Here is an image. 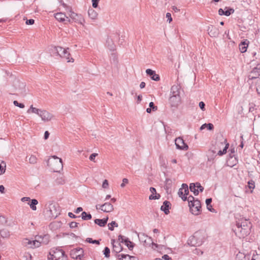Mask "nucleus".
<instances>
[{
	"instance_id": "e433bc0d",
	"label": "nucleus",
	"mask_w": 260,
	"mask_h": 260,
	"mask_svg": "<svg viewBox=\"0 0 260 260\" xmlns=\"http://www.w3.org/2000/svg\"><path fill=\"white\" fill-rule=\"evenodd\" d=\"M255 88L258 94H260V77L255 81Z\"/></svg>"
},
{
	"instance_id": "864d4df0",
	"label": "nucleus",
	"mask_w": 260,
	"mask_h": 260,
	"mask_svg": "<svg viewBox=\"0 0 260 260\" xmlns=\"http://www.w3.org/2000/svg\"><path fill=\"white\" fill-rule=\"evenodd\" d=\"M126 239H128V238H124L123 236L122 235H119L118 236V240L122 243H125V241Z\"/></svg>"
},
{
	"instance_id": "c9c22d12",
	"label": "nucleus",
	"mask_w": 260,
	"mask_h": 260,
	"mask_svg": "<svg viewBox=\"0 0 260 260\" xmlns=\"http://www.w3.org/2000/svg\"><path fill=\"white\" fill-rule=\"evenodd\" d=\"M37 158L35 155H31L29 158H28V161L29 162L30 164H36L37 162Z\"/></svg>"
},
{
	"instance_id": "79ce46f5",
	"label": "nucleus",
	"mask_w": 260,
	"mask_h": 260,
	"mask_svg": "<svg viewBox=\"0 0 260 260\" xmlns=\"http://www.w3.org/2000/svg\"><path fill=\"white\" fill-rule=\"evenodd\" d=\"M86 241L89 243H92V244H100V241L99 240H92V239L90 238H87Z\"/></svg>"
},
{
	"instance_id": "052dcab7",
	"label": "nucleus",
	"mask_w": 260,
	"mask_h": 260,
	"mask_svg": "<svg viewBox=\"0 0 260 260\" xmlns=\"http://www.w3.org/2000/svg\"><path fill=\"white\" fill-rule=\"evenodd\" d=\"M205 104L203 102H200L199 103V107L202 110H204L205 109Z\"/></svg>"
},
{
	"instance_id": "f8f14e48",
	"label": "nucleus",
	"mask_w": 260,
	"mask_h": 260,
	"mask_svg": "<svg viewBox=\"0 0 260 260\" xmlns=\"http://www.w3.org/2000/svg\"><path fill=\"white\" fill-rule=\"evenodd\" d=\"M63 6L65 8H68L69 9V11L70 12L69 16L74 21L76 22H80L81 16L79 15L75 12H74L70 8H69L67 6V5L65 4H62Z\"/></svg>"
},
{
	"instance_id": "1a4fd4ad",
	"label": "nucleus",
	"mask_w": 260,
	"mask_h": 260,
	"mask_svg": "<svg viewBox=\"0 0 260 260\" xmlns=\"http://www.w3.org/2000/svg\"><path fill=\"white\" fill-rule=\"evenodd\" d=\"M70 255L73 258L82 259L84 256V251L81 248H74L70 251Z\"/></svg>"
},
{
	"instance_id": "7c9ffc66",
	"label": "nucleus",
	"mask_w": 260,
	"mask_h": 260,
	"mask_svg": "<svg viewBox=\"0 0 260 260\" xmlns=\"http://www.w3.org/2000/svg\"><path fill=\"white\" fill-rule=\"evenodd\" d=\"M89 16L92 19L96 18L98 14L93 9H89L88 11Z\"/></svg>"
},
{
	"instance_id": "a211bd4d",
	"label": "nucleus",
	"mask_w": 260,
	"mask_h": 260,
	"mask_svg": "<svg viewBox=\"0 0 260 260\" xmlns=\"http://www.w3.org/2000/svg\"><path fill=\"white\" fill-rule=\"evenodd\" d=\"M208 31L211 37H217L219 34L218 28L213 25L208 26Z\"/></svg>"
},
{
	"instance_id": "b1692460",
	"label": "nucleus",
	"mask_w": 260,
	"mask_h": 260,
	"mask_svg": "<svg viewBox=\"0 0 260 260\" xmlns=\"http://www.w3.org/2000/svg\"><path fill=\"white\" fill-rule=\"evenodd\" d=\"M108 220V217H107L106 218L104 219H96L94 220V223L98 225H99L100 226L103 227L105 226V225L107 224V222Z\"/></svg>"
},
{
	"instance_id": "423d86ee",
	"label": "nucleus",
	"mask_w": 260,
	"mask_h": 260,
	"mask_svg": "<svg viewBox=\"0 0 260 260\" xmlns=\"http://www.w3.org/2000/svg\"><path fill=\"white\" fill-rule=\"evenodd\" d=\"M250 67L252 68V69L250 72H249L248 78V82L250 83V81L253 80H256L257 79L260 78L259 76H260V63H257L254 66L252 62L250 63Z\"/></svg>"
},
{
	"instance_id": "0e129e2a",
	"label": "nucleus",
	"mask_w": 260,
	"mask_h": 260,
	"mask_svg": "<svg viewBox=\"0 0 260 260\" xmlns=\"http://www.w3.org/2000/svg\"><path fill=\"white\" fill-rule=\"evenodd\" d=\"M194 253H196V254H198V255H199V254L202 255V254L203 253V251H201L200 249H197V248H196V249L194 250Z\"/></svg>"
},
{
	"instance_id": "69168bd1",
	"label": "nucleus",
	"mask_w": 260,
	"mask_h": 260,
	"mask_svg": "<svg viewBox=\"0 0 260 260\" xmlns=\"http://www.w3.org/2000/svg\"><path fill=\"white\" fill-rule=\"evenodd\" d=\"M229 146V144L228 143H227L225 147H224V148L223 149V150H222V152L223 153V154H225L226 153V150L228 148Z\"/></svg>"
},
{
	"instance_id": "72a5a7b5",
	"label": "nucleus",
	"mask_w": 260,
	"mask_h": 260,
	"mask_svg": "<svg viewBox=\"0 0 260 260\" xmlns=\"http://www.w3.org/2000/svg\"><path fill=\"white\" fill-rule=\"evenodd\" d=\"M125 244L129 250H132L134 247V244L130 241L129 239L125 240Z\"/></svg>"
},
{
	"instance_id": "dca6fc26",
	"label": "nucleus",
	"mask_w": 260,
	"mask_h": 260,
	"mask_svg": "<svg viewBox=\"0 0 260 260\" xmlns=\"http://www.w3.org/2000/svg\"><path fill=\"white\" fill-rule=\"evenodd\" d=\"M100 209L104 212H110L114 210L113 205L110 203H105L100 206Z\"/></svg>"
},
{
	"instance_id": "49530a36",
	"label": "nucleus",
	"mask_w": 260,
	"mask_h": 260,
	"mask_svg": "<svg viewBox=\"0 0 260 260\" xmlns=\"http://www.w3.org/2000/svg\"><path fill=\"white\" fill-rule=\"evenodd\" d=\"M248 187L250 189H253L255 187V183L254 181L253 180H250L248 182Z\"/></svg>"
},
{
	"instance_id": "2f4dec72",
	"label": "nucleus",
	"mask_w": 260,
	"mask_h": 260,
	"mask_svg": "<svg viewBox=\"0 0 260 260\" xmlns=\"http://www.w3.org/2000/svg\"><path fill=\"white\" fill-rule=\"evenodd\" d=\"M1 236L3 238H7L10 236V233L7 229H3L0 231Z\"/></svg>"
},
{
	"instance_id": "ea45409f",
	"label": "nucleus",
	"mask_w": 260,
	"mask_h": 260,
	"mask_svg": "<svg viewBox=\"0 0 260 260\" xmlns=\"http://www.w3.org/2000/svg\"><path fill=\"white\" fill-rule=\"evenodd\" d=\"M110 253V250L108 247H106L103 250V254L106 257H109Z\"/></svg>"
},
{
	"instance_id": "680f3d73",
	"label": "nucleus",
	"mask_w": 260,
	"mask_h": 260,
	"mask_svg": "<svg viewBox=\"0 0 260 260\" xmlns=\"http://www.w3.org/2000/svg\"><path fill=\"white\" fill-rule=\"evenodd\" d=\"M21 201L22 202H27L30 201V198L29 197H23L21 198Z\"/></svg>"
},
{
	"instance_id": "412c9836",
	"label": "nucleus",
	"mask_w": 260,
	"mask_h": 260,
	"mask_svg": "<svg viewBox=\"0 0 260 260\" xmlns=\"http://www.w3.org/2000/svg\"><path fill=\"white\" fill-rule=\"evenodd\" d=\"M27 243L28 245H30V248H36V247H39L41 245V242L40 240L38 238V236H37L36 237L35 240H34L33 241H31L29 240L28 241Z\"/></svg>"
},
{
	"instance_id": "6e6d98bb",
	"label": "nucleus",
	"mask_w": 260,
	"mask_h": 260,
	"mask_svg": "<svg viewBox=\"0 0 260 260\" xmlns=\"http://www.w3.org/2000/svg\"><path fill=\"white\" fill-rule=\"evenodd\" d=\"M166 18H168L167 21H169V23H170L172 21V18L170 13H167L166 14Z\"/></svg>"
},
{
	"instance_id": "5701e85b",
	"label": "nucleus",
	"mask_w": 260,
	"mask_h": 260,
	"mask_svg": "<svg viewBox=\"0 0 260 260\" xmlns=\"http://www.w3.org/2000/svg\"><path fill=\"white\" fill-rule=\"evenodd\" d=\"M115 240H112V243L113 244V251L118 253L120 252L122 250V247L121 244L119 243H117L116 244H114Z\"/></svg>"
},
{
	"instance_id": "4468645a",
	"label": "nucleus",
	"mask_w": 260,
	"mask_h": 260,
	"mask_svg": "<svg viewBox=\"0 0 260 260\" xmlns=\"http://www.w3.org/2000/svg\"><path fill=\"white\" fill-rule=\"evenodd\" d=\"M146 73L152 80L155 81H158L160 80L159 75L156 74L154 71L150 69H148L146 70Z\"/></svg>"
},
{
	"instance_id": "9b49d317",
	"label": "nucleus",
	"mask_w": 260,
	"mask_h": 260,
	"mask_svg": "<svg viewBox=\"0 0 260 260\" xmlns=\"http://www.w3.org/2000/svg\"><path fill=\"white\" fill-rule=\"evenodd\" d=\"M55 18L58 21L63 22L64 24L71 22V19L64 13L61 12L56 13L55 14Z\"/></svg>"
},
{
	"instance_id": "4be33fe9",
	"label": "nucleus",
	"mask_w": 260,
	"mask_h": 260,
	"mask_svg": "<svg viewBox=\"0 0 260 260\" xmlns=\"http://www.w3.org/2000/svg\"><path fill=\"white\" fill-rule=\"evenodd\" d=\"M150 191L152 193L149 197V199L150 200L159 199L160 197L159 194L156 193V189L153 187L150 188Z\"/></svg>"
},
{
	"instance_id": "a18cd8bd",
	"label": "nucleus",
	"mask_w": 260,
	"mask_h": 260,
	"mask_svg": "<svg viewBox=\"0 0 260 260\" xmlns=\"http://www.w3.org/2000/svg\"><path fill=\"white\" fill-rule=\"evenodd\" d=\"M13 104L14 105L16 106V107H18L20 108H24V105L23 104H22V103H19L18 102V101H14L13 102Z\"/></svg>"
},
{
	"instance_id": "c756f323",
	"label": "nucleus",
	"mask_w": 260,
	"mask_h": 260,
	"mask_svg": "<svg viewBox=\"0 0 260 260\" xmlns=\"http://www.w3.org/2000/svg\"><path fill=\"white\" fill-rule=\"evenodd\" d=\"M82 219L84 220H87L91 219L92 218V216L90 213H87V212L84 211L81 214Z\"/></svg>"
},
{
	"instance_id": "f3484780",
	"label": "nucleus",
	"mask_w": 260,
	"mask_h": 260,
	"mask_svg": "<svg viewBox=\"0 0 260 260\" xmlns=\"http://www.w3.org/2000/svg\"><path fill=\"white\" fill-rule=\"evenodd\" d=\"M171 204L169 201H165L163 205L160 207V210L165 213V214H168L170 213L169 210L171 209Z\"/></svg>"
},
{
	"instance_id": "0eeeda50",
	"label": "nucleus",
	"mask_w": 260,
	"mask_h": 260,
	"mask_svg": "<svg viewBox=\"0 0 260 260\" xmlns=\"http://www.w3.org/2000/svg\"><path fill=\"white\" fill-rule=\"evenodd\" d=\"M54 48L56 53L60 57L64 58L68 60V62L71 61L70 60V53L67 51L69 48L66 49L59 46L55 47Z\"/></svg>"
},
{
	"instance_id": "37998d69",
	"label": "nucleus",
	"mask_w": 260,
	"mask_h": 260,
	"mask_svg": "<svg viewBox=\"0 0 260 260\" xmlns=\"http://www.w3.org/2000/svg\"><path fill=\"white\" fill-rule=\"evenodd\" d=\"M196 184V187L197 188V189H198L199 190V192H203L204 190V187L201 186V184L199 182H197Z\"/></svg>"
},
{
	"instance_id": "ddd939ff",
	"label": "nucleus",
	"mask_w": 260,
	"mask_h": 260,
	"mask_svg": "<svg viewBox=\"0 0 260 260\" xmlns=\"http://www.w3.org/2000/svg\"><path fill=\"white\" fill-rule=\"evenodd\" d=\"M40 117L44 122L49 121L54 118V115L48 111L42 110Z\"/></svg>"
},
{
	"instance_id": "c03bdc74",
	"label": "nucleus",
	"mask_w": 260,
	"mask_h": 260,
	"mask_svg": "<svg viewBox=\"0 0 260 260\" xmlns=\"http://www.w3.org/2000/svg\"><path fill=\"white\" fill-rule=\"evenodd\" d=\"M188 202V206L190 205V204L193 203V202L195 201L194 198L192 196H189L188 198L187 197V200Z\"/></svg>"
},
{
	"instance_id": "4c0bfd02",
	"label": "nucleus",
	"mask_w": 260,
	"mask_h": 260,
	"mask_svg": "<svg viewBox=\"0 0 260 260\" xmlns=\"http://www.w3.org/2000/svg\"><path fill=\"white\" fill-rule=\"evenodd\" d=\"M114 226H118V224L115 221H112L111 223L108 224V229L110 231L114 230Z\"/></svg>"
},
{
	"instance_id": "e2e57ef3",
	"label": "nucleus",
	"mask_w": 260,
	"mask_h": 260,
	"mask_svg": "<svg viewBox=\"0 0 260 260\" xmlns=\"http://www.w3.org/2000/svg\"><path fill=\"white\" fill-rule=\"evenodd\" d=\"M211 202H212L211 198H208L206 200V204L207 205V206H208L210 205H211Z\"/></svg>"
},
{
	"instance_id": "3c124183",
	"label": "nucleus",
	"mask_w": 260,
	"mask_h": 260,
	"mask_svg": "<svg viewBox=\"0 0 260 260\" xmlns=\"http://www.w3.org/2000/svg\"><path fill=\"white\" fill-rule=\"evenodd\" d=\"M98 153H92L90 156H89V159L91 160V161H94V159H95V157L98 156Z\"/></svg>"
},
{
	"instance_id": "20e7f679",
	"label": "nucleus",
	"mask_w": 260,
	"mask_h": 260,
	"mask_svg": "<svg viewBox=\"0 0 260 260\" xmlns=\"http://www.w3.org/2000/svg\"><path fill=\"white\" fill-rule=\"evenodd\" d=\"M46 214L49 218L55 219L60 214V208L58 204L49 202L46 205Z\"/></svg>"
},
{
	"instance_id": "6ab92c4d",
	"label": "nucleus",
	"mask_w": 260,
	"mask_h": 260,
	"mask_svg": "<svg viewBox=\"0 0 260 260\" xmlns=\"http://www.w3.org/2000/svg\"><path fill=\"white\" fill-rule=\"evenodd\" d=\"M180 87L178 85H174L171 88L170 95L171 96H180Z\"/></svg>"
},
{
	"instance_id": "58836bf2",
	"label": "nucleus",
	"mask_w": 260,
	"mask_h": 260,
	"mask_svg": "<svg viewBox=\"0 0 260 260\" xmlns=\"http://www.w3.org/2000/svg\"><path fill=\"white\" fill-rule=\"evenodd\" d=\"M182 187H183L184 191V196H186L189 193L188 185L186 184H182Z\"/></svg>"
},
{
	"instance_id": "f257e3e1",
	"label": "nucleus",
	"mask_w": 260,
	"mask_h": 260,
	"mask_svg": "<svg viewBox=\"0 0 260 260\" xmlns=\"http://www.w3.org/2000/svg\"><path fill=\"white\" fill-rule=\"evenodd\" d=\"M239 216L240 218L236 217V228L234 232L238 237L243 238L249 234L252 225L248 219Z\"/></svg>"
},
{
	"instance_id": "f03ea898",
	"label": "nucleus",
	"mask_w": 260,
	"mask_h": 260,
	"mask_svg": "<svg viewBox=\"0 0 260 260\" xmlns=\"http://www.w3.org/2000/svg\"><path fill=\"white\" fill-rule=\"evenodd\" d=\"M206 235L203 231H197L188 240V244L191 246H200L204 242Z\"/></svg>"
},
{
	"instance_id": "09e8293b",
	"label": "nucleus",
	"mask_w": 260,
	"mask_h": 260,
	"mask_svg": "<svg viewBox=\"0 0 260 260\" xmlns=\"http://www.w3.org/2000/svg\"><path fill=\"white\" fill-rule=\"evenodd\" d=\"M149 107L152 109L153 111H156L157 109V107L154 105L153 102H150L149 103Z\"/></svg>"
},
{
	"instance_id": "9d476101",
	"label": "nucleus",
	"mask_w": 260,
	"mask_h": 260,
	"mask_svg": "<svg viewBox=\"0 0 260 260\" xmlns=\"http://www.w3.org/2000/svg\"><path fill=\"white\" fill-rule=\"evenodd\" d=\"M175 145L177 149L187 150L188 148V145L185 143L183 139L178 137L175 139Z\"/></svg>"
},
{
	"instance_id": "603ef678",
	"label": "nucleus",
	"mask_w": 260,
	"mask_h": 260,
	"mask_svg": "<svg viewBox=\"0 0 260 260\" xmlns=\"http://www.w3.org/2000/svg\"><path fill=\"white\" fill-rule=\"evenodd\" d=\"M109 186V183H108V181L107 180H105L104 181H103V184H102V187L104 188H107Z\"/></svg>"
},
{
	"instance_id": "bf43d9fd",
	"label": "nucleus",
	"mask_w": 260,
	"mask_h": 260,
	"mask_svg": "<svg viewBox=\"0 0 260 260\" xmlns=\"http://www.w3.org/2000/svg\"><path fill=\"white\" fill-rule=\"evenodd\" d=\"M35 20L32 19L27 20L26 21V24L27 25H32L34 23Z\"/></svg>"
},
{
	"instance_id": "5fc2aeb1",
	"label": "nucleus",
	"mask_w": 260,
	"mask_h": 260,
	"mask_svg": "<svg viewBox=\"0 0 260 260\" xmlns=\"http://www.w3.org/2000/svg\"><path fill=\"white\" fill-rule=\"evenodd\" d=\"M79 223L78 222H74V221H73V222H71L70 223V227L71 228H76L78 226V224Z\"/></svg>"
},
{
	"instance_id": "393cba45",
	"label": "nucleus",
	"mask_w": 260,
	"mask_h": 260,
	"mask_svg": "<svg viewBox=\"0 0 260 260\" xmlns=\"http://www.w3.org/2000/svg\"><path fill=\"white\" fill-rule=\"evenodd\" d=\"M38 238L39 239L43 244L46 245L49 243V236L48 235H44L43 236H38Z\"/></svg>"
},
{
	"instance_id": "6e6552de",
	"label": "nucleus",
	"mask_w": 260,
	"mask_h": 260,
	"mask_svg": "<svg viewBox=\"0 0 260 260\" xmlns=\"http://www.w3.org/2000/svg\"><path fill=\"white\" fill-rule=\"evenodd\" d=\"M190 212L195 215H198L200 213V209L201 208V202L198 200H196L190 205L189 206Z\"/></svg>"
},
{
	"instance_id": "338daca9",
	"label": "nucleus",
	"mask_w": 260,
	"mask_h": 260,
	"mask_svg": "<svg viewBox=\"0 0 260 260\" xmlns=\"http://www.w3.org/2000/svg\"><path fill=\"white\" fill-rule=\"evenodd\" d=\"M49 133L48 131H46L44 134V139L47 140L49 136Z\"/></svg>"
},
{
	"instance_id": "f704fd0d",
	"label": "nucleus",
	"mask_w": 260,
	"mask_h": 260,
	"mask_svg": "<svg viewBox=\"0 0 260 260\" xmlns=\"http://www.w3.org/2000/svg\"><path fill=\"white\" fill-rule=\"evenodd\" d=\"M178 194L179 196L181 198L183 201H185L187 200V197L184 196V191L182 187L179 189Z\"/></svg>"
},
{
	"instance_id": "aec40b11",
	"label": "nucleus",
	"mask_w": 260,
	"mask_h": 260,
	"mask_svg": "<svg viewBox=\"0 0 260 260\" xmlns=\"http://www.w3.org/2000/svg\"><path fill=\"white\" fill-rule=\"evenodd\" d=\"M250 255L246 254L242 252H238L236 256V260H250Z\"/></svg>"
},
{
	"instance_id": "de8ad7c7",
	"label": "nucleus",
	"mask_w": 260,
	"mask_h": 260,
	"mask_svg": "<svg viewBox=\"0 0 260 260\" xmlns=\"http://www.w3.org/2000/svg\"><path fill=\"white\" fill-rule=\"evenodd\" d=\"M100 0H92V6L94 8H96L98 6Z\"/></svg>"
},
{
	"instance_id": "13d9d810",
	"label": "nucleus",
	"mask_w": 260,
	"mask_h": 260,
	"mask_svg": "<svg viewBox=\"0 0 260 260\" xmlns=\"http://www.w3.org/2000/svg\"><path fill=\"white\" fill-rule=\"evenodd\" d=\"M207 128L208 130L212 131L214 128V126L212 123H206Z\"/></svg>"
},
{
	"instance_id": "2eb2a0df",
	"label": "nucleus",
	"mask_w": 260,
	"mask_h": 260,
	"mask_svg": "<svg viewBox=\"0 0 260 260\" xmlns=\"http://www.w3.org/2000/svg\"><path fill=\"white\" fill-rule=\"evenodd\" d=\"M181 101L180 96H171L169 98V102L172 107H177Z\"/></svg>"
},
{
	"instance_id": "39448f33",
	"label": "nucleus",
	"mask_w": 260,
	"mask_h": 260,
	"mask_svg": "<svg viewBox=\"0 0 260 260\" xmlns=\"http://www.w3.org/2000/svg\"><path fill=\"white\" fill-rule=\"evenodd\" d=\"M67 257L63 250L56 248L50 252L48 258V260H67Z\"/></svg>"
},
{
	"instance_id": "a878e982",
	"label": "nucleus",
	"mask_w": 260,
	"mask_h": 260,
	"mask_svg": "<svg viewBox=\"0 0 260 260\" xmlns=\"http://www.w3.org/2000/svg\"><path fill=\"white\" fill-rule=\"evenodd\" d=\"M42 111V110H41L40 109H38V108H35L33 107L32 105H31L30 107V108L27 110V112L28 113H30L31 112L33 113H35L40 116Z\"/></svg>"
},
{
	"instance_id": "473e14b6",
	"label": "nucleus",
	"mask_w": 260,
	"mask_h": 260,
	"mask_svg": "<svg viewBox=\"0 0 260 260\" xmlns=\"http://www.w3.org/2000/svg\"><path fill=\"white\" fill-rule=\"evenodd\" d=\"M6 165L4 161H2L0 164V175L3 174L6 171Z\"/></svg>"
},
{
	"instance_id": "c85d7f7f",
	"label": "nucleus",
	"mask_w": 260,
	"mask_h": 260,
	"mask_svg": "<svg viewBox=\"0 0 260 260\" xmlns=\"http://www.w3.org/2000/svg\"><path fill=\"white\" fill-rule=\"evenodd\" d=\"M31 202L29 204L30 208L34 211L37 210L36 205L38 204V201L36 199L30 200Z\"/></svg>"
},
{
	"instance_id": "8fccbe9b",
	"label": "nucleus",
	"mask_w": 260,
	"mask_h": 260,
	"mask_svg": "<svg viewBox=\"0 0 260 260\" xmlns=\"http://www.w3.org/2000/svg\"><path fill=\"white\" fill-rule=\"evenodd\" d=\"M254 253H255V251L253 252V256L251 258V260H259L260 256L258 255L257 254H255Z\"/></svg>"
},
{
	"instance_id": "4d7b16f0",
	"label": "nucleus",
	"mask_w": 260,
	"mask_h": 260,
	"mask_svg": "<svg viewBox=\"0 0 260 260\" xmlns=\"http://www.w3.org/2000/svg\"><path fill=\"white\" fill-rule=\"evenodd\" d=\"M122 182H123L121 184L120 186H121V187H124L125 186V183H128V179H126V178H124V179H123V180H122Z\"/></svg>"
},
{
	"instance_id": "cd10ccee",
	"label": "nucleus",
	"mask_w": 260,
	"mask_h": 260,
	"mask_svg": "<svg viewBox=\"0 0 260 260\" xmlns=\"http://www.w3.org/2000/svg\"><path fill=\"white\" fill-rule=\"evenodd\" d=\"M248 47V44L245 43V42H241L239 46V49L242 53L245 52L246 51L247 48Z\"/></svg>"
},
{
	"instance_id": "a19ab883",
	"label": "nucleus",
	"mask_w": 260,
	"mask_h": 260,
	"mask_svg": "<svg viewBox=\"0 0 260 260\" xmlns=\"http://www.w3.org/2000/svg\"><path fill=\"white\" fill-rule=\"evenodd\" d=\"M234 12V10L232 8H228L226 10L224 11V15L226 16H230Z\"/></svg>"
},
{
	"instance_id": "bb28decb",
	"label": "nucleus",
	"mask_w": 260,
	"mask_h": 260,
	"mask_svg": "<svg viewBox=\"0 0 260 260\" xmlns=\"http://www.w3.org/2000/svg\"><path fill=\"white\" fill-rule=\"evenodd\" d=\"M196 184L193 183H191L189 185V189L191 192H193V194L195 196H197L199 194V190L197 189L196 188Z\"/></svg>"
},
{
	"instance_id": "774afa93",
	"label": "nucleus",
	"mask_w": 260,
	"mask_h": 260,
	"mask_svg": "<svg viewBox=\"0 0 260 260\" xmlns=\"http://www.w3.org/2000/svg\"><path fill=\"white\" fill-rule=\"evenodd\" d=\"M83 210V208L82 207H78L75 212L76 213H79V212H81Z\"/></svg>"
},
{
	"instance_id": "7ed1b4c3",
	"label": "nucleus",
	"mask_w": 260,
	"mask_h": 260,
	"mask_svg": "<svg viewBox=\"0 0 260 260\" xmlns=\"http://www.w3.org/2000/svg\"><path fill=\"white\" fill-rule=\"evenodd\" d=\"M47 164L55 172H59L63 168L62 159L55 155L49 158Z\"/></svg>"
}]
</instances>
